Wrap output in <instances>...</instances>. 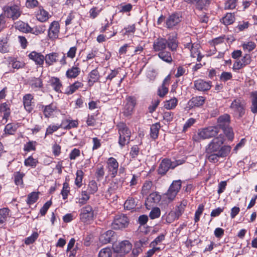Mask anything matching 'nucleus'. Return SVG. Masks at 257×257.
Listing matches in <instances>:
<instances>
[{"label": "nucleus", "mask_w": 257, "mask_h": 257, "mask_svg": "<svg viewBox=\"0 0 257 257\" xmlns=\"http://www.w3.org/2000/svg\"><path fill=\"white\" fill-rule=\"evenodd\" d=\"M219 130L217 126H210L198 130L196 134L193 135V141L199 142L205 140L215 137L219 133Z\"/></svg>", "instance_id": "nucleus-1"}, {"label": "nucleus", "mask_w": 257, "mask_h": 257, "mask_svg": "<svg viewBox=\"0 0 257 257\" xmlns=\"http://www.w3.org/2000/svg\"><path fill=\"white\" fill-rule=\"evenodd\" d=\"M185 160L183 159L172 161L169 159H164L159 164L157 172L159 175L164 176L170 169H174L177 166L183 164Z\"/></svg>", "instance_id": "nucleus-2"}, {"label": "nucleus", "mask_w": 257, "mask_h": 257, "mask_svg": "<svg viewBox=\"0 0 257 257\" xmlns=\"http://www.w3.org/2000/svg\"><path fill=\"white\" fill-rule=\"evenodd\" d=\"M182 186L180 180L173 181L170 186L167 192L163 195V198L168 202H171L176 197Z\"/></svg>", "instance_id": "nucleus-3"}, {"label": "nucleus", "mask_w": 257, "mask_h": 257, "mask_svg": "<svg viewBox=\"0 0 257 257\" xmlns=\"http://www.w3.org/2000/svg\"><path fill=\"white\" fill-rule=\"evenodd\" d=\"M231 149V147L229 146H223L218 153H209L208 151H205L206 158L210 162L215 163L218 161L219 158H224L228 156L230 152Z\"/></svg>", "instance_id": "nucleus-4"}, {"label": "nucleus", "mask_w": 257, "mask_h": 257, "mask_svg": "<svg viewBox=\"0 0 257 257\" xmlns=\"http://www.w3.org/2000/svg\"><path fill=\"white\" fill-rule=\"evenodd\" d=\"M117 126L119 135L118 143L122 147L130 142L131 133L126 124L124 123H120Z\"/></svg>", "instance_id": "nucleus-5"}, {"label": "nucleus", "mask_w": 257, "mask_h": 257, "mask_svg": "<svg viewBox=\"0 0 257 257\" xmlns=\"http://www.w3.org/2000/svg\"><path fill=\"white\" fill-rule=\"evenodd\" d=\"M230 108L233 111L234 114L238 117H242L245 112V102L240 98L233 100L230 105Z\"/></svg>", "instance_id": "nucleus-6"}, {"label": "nucleus", "mask_w": 257, "mask_h": 257, "mask_svg": "<svg viewBox=\"0 0 257 257\" xmlns=\"http://www.w3.org/2000/svg\"><path fill=\"white\" fill-rule=\"evenodd\" d=\"M224 141V136L221 134L219 135L218 137L212 139L208 144L206 147L205 151H208L209 153H218L221 150Z\"/></svg>", "instance_id": "nucleus-7"}, {"label": "nucleus", "mask_w": 257, "mask_h": 257, "mask_svg": "<svg viewBox=\"0 0 257 257\" xmlns=\"http://www.w3.org/2000/svg\"><path fill=\"white\" fill-rule=\"evenodd\" d=\"M3 10L5 16L14 21L17 20L22 13L20 7L16 5L5 6Z\"/></svg>", "instance_id": "nucleus-8"}, {"label": "nucleus", "mask_w": 257, "mask_h": 257, "mask_svg": "<svg viewBox=\"0 0 257 257\" xmlns=\"http://www.w3.org/2000/svg\"><path fill=\"white\" fill-rule=\"evenodd\" d=\"M136 104L137 99L135 97L128 96L126 97L122 111V113L125 117L130 116L133 114Z\"/></svg>", "instance_id": "nucleus-9"}, {"label": "nucleus", "mask_w": 257, "mask_h": 257, "mask_svg": "<svg viewBox=\"0 0 257 257\" xmlns=\"http://www.w3.org/2000/svg\"><path fill=\"white\" fill-rule=\"evenodd\" d=\"M129 220L124 214L115 215L111 223L112 228L115 230L122 229L128 226Z\"/></svg>", "instance_id": "nucleus-10"}, {"label": "nucleus", "mask_w": 257, "mask_h": 257, "mask_svg": "<svg viewBox=\"0 0 257 257\" xmlns=\"http://www.w3.org/2000/svg\"><path fill=\"white\" fill-rule=\"evenodd\" d=\"M80 217L81 221L85 223L92 220L94 217V211L92 207L89 205L82 207L81 209Z\"/></svg>", "instance_id": "nucleus-11"}, {"label": "nucleus", "mask_w": 257, "mask_h": 257, "mask_svg": "<svg viewBox=\"0 0 257 257\" xmlns=\"http://www.w3.org/2000/svg\"><path fill=\"white\" fill-rule=\"evenodd\" d=\"M106 168L111 177L114 178L118 170V163L115 158L110 157L106 161Z\"/></svg>", "instance_id": "nucleus-12"}, {"label": "nucleus", "mask_w": 257, "mask_h": 257, "mask_svg": "<svg viewBox=\"0 0 257 257\" xmlns=\"http://www.w3.org/2000/svg\"><path fill=\"white\" fill-rule=\"evenodd\" d=\"M132 248V245L128 240H123L118 244L113 245L114 251L121 253L129 252Z\"/></svg>", "instance_id": "nucleus-13"}, {"label": "nucleus", "mask_w": 257, "mask_h": 257, "mask_svg": "<svg viewBox=\"0 0 257 257\" xmlns=\"http://www.w3.org/2000/svg\"><path fill=\"white\" fill-rule=\"evenodd\" d=\"M60 33V25L57 21L52 22L48 29V35L51 40H55L59 37Z\"/></svg>", "instance_id": "nucleus-14"}, {"label": "nucleus", "mask_w": 257, "mask_h": 257, "mask_svg": "<svg viewBox=\"0 0 257 257\" xmlns=\"http://www.w3.org/2000/svg\"><path fill=\"white\" fill-rule=\"evenodd\" d=\"M251 62V57L248 54H246L240 60L236 61L233 65V69L239 70L249 65Z\"/></svg>", "instance_id": "nucleus-15"}, {"label": "nucleus", "mask_w": 257, "mask_h": 257, "mask_svg": "<svg viewBox=\"0 0 257 257\" xmlns=\"http://www.w3.org/2000/svg\"><path fill=\"white\" fill-rule=\"evenodd\" d=\"M182 20L181 16L177 14L174 13L169 16L166 21V26L168 29H172L177 25Z\"/></svg>", "instance_id": "nucleus-16"}, {"label": "nucleus", "mask_w": 257, "mask_h": 257, "mask_svg": "<svg viewBox=\"0 0 257 257\" xmlns=\"http://www.w3.org/2000/svg\"><path fill=\"white\" fill-rule=\"evenodd\" d=\"M167 39L159 37L154 40L153 45V49L154 52L159 53L165 50L167 47Z\"/></svg>", "instance_id": "nucleus-17"}, {"label": "nucleus", "mask_w": 257, "mask_h": 257, "mask_svg": "<svg viewBox=\"0 0 257 257\" xmlns=\"http://www.w3.org/2000/svg\"><path fill=\"white\" fill-rule=\"evenodd\" d=\"M195 89L200 91L209 90L211 87V81H205L202 79H198L194 81Z\"/></svg>", "instance_id": "nucleus-18"}, {"label": "nucleus", "mask_w": 257, "mask_h": 257, "mask_svg": "<svg viewBox=\"0 0 257 257\" xmlns=\"http://www.w3.org/2000/svg\"><path fill=\"white\" fill-rule=\"evenodd\" d=\"M161 196L157 192H152L151 193L146 201V206L147 209H150L151 207L154 204H157L160 202Z\"/></svg>", "instance_id": "nucleus-19"}, {"label": "nucleus", "mask_w": 257, "mask_h": 257, "mask_svg": "<svg viewBox=\"0 0 257 257\" xmlns=\"http://www.w3.org/2000/svg\"><path fill=\"white\" fill-rule=\"evenodd\" d=\"M171 76L168 75L163 80L162 86L158 89V95L161 97H164L168 92V87L170 84Z\"/></svg>", "instance_id": "nucleus-20"}, {"label": "nucleus", "mask_w": 257, "mask_h": 257, "mask_svg": "<svg viewBox=\"0 0 257 257\" xmlns=\"http://www.w3.org/2000/svg\"><path fill=\"white\" fill-rule=\"evenodd\" d=\"M31 88L34 91H38L43 87V81L40 77H31L28 81Z\"/></svg>", "instance_id": "nucleus-21"}, {"label": "nucleus", "mask_w": 257, "mask_h": 257, "mask_svg": "<svg viewBox=\"0 0 257 257\" xmlns=\"http://www.w3.org/2000/svg\"><path fill=\"white\" fill-rule=\"evenodd\" d=\"M205 101V98L203 96H199L192 97L187 103L189 108L195 107H199L204 104Z\"/></svg>", "instance_id": "nucleus-22"}, {"label": "nucleus", "mask_w": 257, "mask_h": 257, "mask_svg": "<svg viewBox=\"0 0 257 257\" xmlns=\"http://www.w3.org/2000/svg\"><path fill=\"white\" fill-rule=\"evenodd\" d=\"M28 57L34 61L37 65L42 66L44 64V56L40 53L33 51L29 54Z\"/></svg>", "instance_id": "nucleus-23"}, {"label": "nucleus", "mask_w": 257, "mask_h": 257, "mask_svg": "<svg viewBox=\"0 0 257 257\" xmlns=\"http://www.w3.org/2000/svg\"><path fill=\"white\" fill-rule=\"evenodd\" d=\"M184 45L185 49H188L190 51L192 57L196 58L197 55L199 54L200 52L199 49L200 46L198 44L188 42L185 44Z\"/></svg>", "instance_id": "nucleus-24"}, {"label": "nucleus", "mask_w": 257, "mask_h": 257, "mask_svg": "<svg viewBox=\"0 0 257 257\" xmlns=\"http://www.w3.org/2000/svg\"><path fill=\"white\" fill-rule=\"evenodd\" d=\"M230 117L228 114H224L220 116L217 119L218 128H223L229 125Z\"/></svg>", "instance_id": "nucleus-25"}, {"label": "nucleus", "mask_w": 257, "mask_h": 257, "mask_svg": "<svg viewBox=\"0 0 257 257\" xmlns=\"http://www.w3.org/2000/svg\"><path fill=\"white\" fill-rule=\"evenodd\" d=\"M80 72L81 69L78 63L66 71V76L68 78H75L80 74Z\"/></svg>", "instance_id": "nucleus-26"}, {"label": "nucleus", "mask_w": 257, "mask_h": 257, "mask_svg": "<svg viewBox=\"0 0 257 257\" xmlns=\"http://www.w3.org/2000/svg\"><path fill=\"white\" fill-rule=\"evenodd\" d=\"M50 15L48 12L45 11L43 7H39L36 14L37 19L41 22H45L48 20Z\"/></svg>", "instance_id": "nucleus-27"}, {"label": "nucleus", "mask_w": 257, "mask_h": 257, "mask_svg": "<svg viewBox=\"0 0 257 257\" xmlns=\"http://www.w3.org/2000/svg\"><path fill=\"white\" fill-rule=\"evenodd\" d=\"M114 234V232L110 230L102 233L99 238V241L102 244H107L110 242Z\"/></svg>", "instance_id": "nucleus-28"}, {"label": "nucleus", "mask_w": 257, "mask_h": 257, "mask_svg": "<svg viewBox=\"0 0 257 257\" xmlns=\"http://www.w3.org/2000/svg\"><path fill=\"white\" fill-rule=\"evenodd\" d=\"M33 96L31 94H27L23 97V104L25 109L29 112H31L33 109L32 105V100Z\"/></svg>", "instance_id": "nucleus-29"}, {"label": "nucleus", "mask_w": 257, "mask_h": 257, "mask_svg": "<svg viewBox=\"0 0 257 257\" xmlns=\"http://www.w3.org/2000/svg\"><path fill=\"white\" fill-rule=\"evenodd\" d=\"M167 47L172 52L176 51L178 42L175 36H170L167 39Z\"/></svg>", "instance_id": "nucleus-30"}, {"label": "nucleus", "mask_w": 257, "mask_h": 257, "mask_svg": "<svg viewBox=\"0 0 257 257\" xmlns=\"http://www.w3.org/2000/svg\"><path fill=\"white\" fill-rule=\"evenodd\" d=\"M100 75L97 68L92 70L88 74V83L90 86L98 81L99 79Z\"/></svg>", "instance_id": "nucleus-31"}, {"label": "nucleus", "mask_w": 257, "mask_h": 257, "mask_svg": "<svg viewBox=\"0 0 257 257\" xmlns=\"http://www.w3.org/2000/svg\"><path fill=\"white\" fill-rule=\"evenodd\" d=\"M10 210L8 208L0 209V227L6 222L7 219L10 217Z\"/></svg>", "instance_id": "nucleus-32"}, {"label": "nucleus", "mask_w": 257, "mask_h": 257, "mask_svg": "<svg viewBox=\"0 0 257 257\" xmlns=\"http://www.w3.org/2000/svg\"><path fill=\"white\" fill-rule=\"evenodd\" d=\"M59 56V54L57 53H49L44 57V60L47 64L50 66L58 61Z\"/></svg>", "instance_id": "nucleus-33"}, {"label": "nucleus", "mask_w": 257, "mask_h": 257, "mask_svg": "<svg viewBox=\"0 0 257 257\" xmlns=\"http://www.w3.org/2000/svg\"><path fill=\"white\" fill-rule=\"evenodd\" d=\"M158 56L162 61L167 63H171L173 61L171 52L167 51L166 49L158 53Z\"/></svg>", "instance_id": "nucleus-34"}, {"label": "nucleus", "mask_w": 257, "mask_h": 257, "mask_svg": "<svg viewBox=\"0 0 257 257\" xmlns=\"http://www.w3.org/2000/svg\"><path fill=\"white\" fill-rule=\"evenodd\" d=\"M43 111L46 117H49L56 110L57 107L54 103H51L46 106H42Z\"/></svg>", "instance_id": "nucleus-35"}, {"label": "nucleus", "mask_w": 257, "mask_h": 257, "mask_svg": "<svg viewBox=\"0 0 257 257\" xmlns=\"http://www.w3.org/2000/svg\"><path fill=\"white\" fill-rule=\"evenodd\" d=\"M251 105V111L253 113H257V91H253L250 93Z\"/></svg>", "instance_id": "nucleus-36"}, {"label": "nucleus", "mask_w": 257, "mask_h": 257, "mask_svg": "<svg viewBox=\"0 0 257 257\" xmlns=\"http://www.w3.org/2000/svg\"><path fill=\"white\" fill-rule=\"evenodd\" d=\"M50 83L55 91L57 92L61 91V88L62 86V85L58 78L55 77H51L50 80Z\"/></svg>", "instance_id": "nucleus-37"}, {"label": "nucleus", "mask_w": 257, "mask_h": 257, "mask_svg": "<svg viewBox=\"0 0 257 257\" xmlns=\"http://www.w3.org/2000/svg\"><path fill=\"white\" fill-rule=\"evenodd\" d=\"M18 127L17 123H10L5 126L4 132L7 135H13L15 134Z\"/></svg>", "instance_id": "nucleus-38"}, {"label": "nucleus", "mask_w": 257, "mask_h": 257, "mask_svg": "<svg viewBox=\"0 0 257 257\" xmlns=\"http://www.w3.org/2000/svg\"><path fill=\"white\" fill-rule=\"evenodd\" d=\"M161 125L159 122L153 124L150 128V136L153 140H156L158 137L159 132Z\"/></svg>", "instance_id": "nucleus-39"}, {"label": "nucleus", "mask_w": 257, "mask_h": 257, "mask_svg": "<svg viewBox=\"0 0 257 257\" xmlns=\"http://www.w3.org/2000/svg\"><path fill=\"white\" fill-rule=\"evenodd\" d=\"M184 1L190 4H195L197 6V8L202 10L204 7L208 5L210 3L209 0H205V3H204L203 0H184Z\"/></svg>", "instance_id": "nucleus-40"}, {"label": "nucleus", "mask_w": 257, "mask_h": 257, "mask_svg": "<svg viewBox=\"0 0 257 257\" xmlns=\"http://www.w3.org/2000/svg\"><path fill=\"white\" fill-rule=\"evenodd\" d=\"M83 86V84L79 81H76L70 85L66 89V93L67 94H72L75 92L78 88Z\"/></svg>", "instance_id": "nucleus-41"}, {"label": "nucleus", "mask_w": 257, "mask_h": 257, "mask_svg": "<svg viewBox=\"0 0 257 257\" xmlns=\"http://www.w3.org/2000/svg\"><path fill=\"white\" fill-rule=\"evenodd\" d=\"M234 21V15L232 13H227L221 20V22L226 26L232 24Z\"/></svg>", "instance_id": "nucleus-42"}, {"label": "nucleus", "mask_w": 257, "mask_h": 257, "mask_svg": "<svg viewBox=\"0 0 257 257\" xmlns=\"http://www.w3.org/2000/svg\"><path fill=\"white\" fill-rule=\"evenodd\" d=\"M46 30V27L44 25L36 26L34 28L30 27V30L29 33L38 35L39 34L44 33Z\"/></svg>", "instance_id": "nucleus-43"}, {"label": "nucleus", "mask_w": 257, "mask_h": 257, "mask_svg": "<svg viewBox=\"0 0 257 257\" xmlns=\"http://www.w3.org/2000/svg\"><path fill=\"white\" fill-rule=\"evenodd\" d=\"M15 27L21 31L29 33L30 30V26L27 24L22 21L18 22L15 23Z\"/></svg>", "instance_id": "nucleus-44"}, {"label": "nucleus", "mask_w": 257, "mask_h": 257, "mask_svg": "<svg viewBox=\"0 0 257 257\" xmlns=\"http://www.w3.org/2000/svg\"><path fill=\"white\" fill-rule=\"evenodd\" d=\"M38 198V193L33 192L28 195L27 203L29 205L33 204L37 201Z\"/></svg>", "instance_id": "nucleus-45"}, {"label": "nucleus", "mask_w": 257, "mask_h": 257, "mask_svg": "<svg viewBox=\"0 0 257 257\" xmlns=\"http://www.w3.org/2000/svg\"><path fill=\"white\" fill-rule=\"evenodd\" d=\"M84 173L81 170H77L76 173V177L75 180V184L79 188H80L82 185V179L83 177Z\"/></svg>", "instance_id": "nucleus-46"}, {"label": "nucleus", "mask_w": 257, "mask_h": 257, "mask_svg": "<svg viewBox=\"0 0 257 257\" xmlns=\"http://www.w3.org/2000/svg\"><path fill=\"white\" fill-rule=\"evenodd\" d=\"M178 100L176 98L174 97L169 100L166 101L164 106L167 109H172L176 106Z\"/></svg>", "instance_id": "nucleus-47"}, {"label": "nucleus", "mask_w": 257, "mask_h": 257, "mask_svg": "<svg viewBox=\"0 0 257 257\" xmlns=\"http://www.w3.org/2000/svg\"><path fill=\"white\" fill-rule=\"evenodd\" d=\"M87 190H88L89 193L91 194H94L97 191L98 186L95 181L91 180L89 182Z\"/></svg>", "instance_id": "nucleus-48"}, {"label": "nucleus", "mask_w": 257, "mask_h": 257, "mask_svg": "<svg viewBox=\"0 0 257 257\" xmlns=\"http://www.w3.org/2000/svg\"><path fill=\"white\" fill-rule=\"evenodd\" d=\"M102 9L101 8H99L96 7H93L89 10V17L91 19H94L96 18L100 13Z\"/></svg>", "instance_id": "nucleus-49"}, {"label": "nucleus", "mask_w": 257, "mask_h": 257, "mask_svg": "<svg viewBox=\"0 0 257 257\" xmlns=\"http://www.w3.org/2000/svg\"><path fill=\"white\" fill-rule=\"evenodd\" d=\"M136 204L135 199L132 197H128L124 204V207L127 210H131L135 208Z\"/></svg>", "instance_id": "nucleus-50"}, {"label": "nucleus", "mask_w": 257, "mask_h": 257, "mask_svg": "<svg viewBox=\"0 0 257 257\" xmlns=\"http://www.w3.org/2000/svg\"><path fill=\"white\" fill-rule=\"evenodd\" d=\"M98 257H112V251L109 247L101 249L98 253Z\"/></svg>", "instance_id": "nucleus-51"}, {"label": "nucleus", "mask_w": 257, "mask_h": 257, "mask_svg": "<svg viewBox=\"0 0 257 257\" xmlns=\"http://www.w3.org/2000/svg\"><path fill=\"white\" fill-rule=\"evenodd\" d=\"M38 163V161L34 159L32 156L29 157L25 159L24 164L27 167L35 168Z\"/></svg>", "instance_id": "nucleus-52"}, {"label": "nucleus", "mask_w": 257, "mask_h": 257, "mask_svg": "<svg viewBox=\"0 0 257 257\" xmlns=\"http://www.w3.org/2000/svg\"><path fill=\"white\" fill-rule=\"evenodd\" d=\"M152 186V182L151 181H146L142 187V194L143 195H147L148 194Z\"/></svg>", "instance_id": "nucleus-53"}, {"label": "nucleus", "mask_w": 257, "mask_h": 257, "mask_svg": "<svg viewBox=\"0 0 257 257\" xmlns=\"http://www.w3.org/2000/svg\"><path fill=\"white\" fill-rule=\"evenodd\" d=\"M161 215L160 209L158 207H154L149 214V217L152 219L159 218Z\"/></svg>", "instance_id": "nucleus-54"}, {"label": "nucleus", "mask_w": 257, "mask_h": 257, "mask_svg": "<svg viewBox=\"0 0 257 257\" xmlns=\"http://www.w3.org/2000/svg\"><path fill=\"white\" fill-rule=\"evenodd\" d=\"M38 236L39 234L37 232H33L31 236L26 238L25 240V244L29 245L33 243L37 239Z\"/></svg>", "instance_id": "nucleus-55"}, {"label": "nucleus", "mask_w": 257, "mask_h": 257, "mask_svg": "<svg viewBox=\"0 0 257 257\" xmlns=\"http://www.w3.org/2000/svg\"><path fill=\"white\" fill-rule=\"evenodd\" d=\"M24 176V174L20 172H17L14 174L15 183L17 185L23 184V178Z\"/></svg>", "instance_id": "nucleus-56"}, {"label": "nucleus", "mask_w": 257, "mask_h": 257, "mask_svg": "<svg viewBox=\"0 0 257 257\" xmlns=\"http://www.w3.org/2000/svg\"><path fill=\"white\" fill-rule=\"evenodd\" d=\"M8 40L4 38L0 40V52L6 53L8 52Z\"/></svg>", "instance_id": "nucleus-57"}, {"label": "nucleus", "mask_w": 257, "mask_h": 257, "mask_svg": "<svg viewBox=\"0 0 257 257\" xmlns=\"http://www.w3.org/2000/svg\"><path fill=\"white\" fill-rule=\"evenodd\" d=\"M178 218L179 217L174 212V211H171L166 216V221L168 223H171Z\"/></svg>", "instance_id": "nucleus-58"}, {"label": "nucleus", "mask_w": 257, "mask_h": 257, "mask_svg": "<svg viewBox=\"0 0 257 257\" xmlns=\"http://www.w3.org/2000/svg\"><path fill=\"white\" fill-rule=\"evenodd\" d=\"M90 198L89 193L87 191H82L81 193V198L79 199V202L80 204H84Z\"/></svg>", "instance_id": "nucleus-59"}, {"label": "nucleus", "mask_w": 257, "mask_h": 257, "mask_svg": "<svg viewBox=\"0 0 257 257\" xmlns=\"http://www.w3.org/2000/svg\"><path fill=\"white\" fill-rule=\"evenodd\" d=\"M69 192V184L65 182L63 184V189L61 191V194L63 196V199H66L67 198L68 194Z\"/></svg>", "instance_id": "nucleus-60"}, {"label": "nucleus", "mask_w": 257, "mask_h": 257, "mask_svg": "<svg viewBox=\"0 0 257 257\" xmlns=\"http://www.w3.org/2000/svg\"><path fill=\"white\" fill-rule=\"evenodd\" d=\"M204 210V205L200 204L195 213L194 221L195 222H197L200 219V216L202 214Z\"/></svg>", "instance_id": "nucleus-61"}, {"label": "nucleus", "mask_w": 257, "mask_h": 257, "mask_svg": "<svg viewBox=\"0 0 257 257\" xmlns=\"http://www.w3.org/2000/svg\"><path fill=\"white\" fill-rule=\"evenodd\" d=\"M222 130L229 140H232L233 139L234 134L232 129L229 126L223 128Z\"/></svg>", "instance_id": "nucleus-62"}, {"label": "nucleus", "mask_w": 257, "mask_h": 257, "mask_svg": "<svg viewBox=\"0 0 257 257\" xmlns=\"http://www.w3.org/2000/svg\"><path fill=\"white\" fill-rule=\"evenodd\" d=\"M237 0H228L224 6L225 9L232 10L235 8L236 6Z\"/></svg>", "instance_id": "nucleus-63"}, {"label": "nucleus", "mask_w": 257, "mask_h": 257, "mask_svg": "<svg viewBox=\"0 0 257 257\" xmlns=\"http://www.w3.org/2000/svg\"><path fill=\"white\" fill-rule=\"evenodd\" d=\"M140 153V149L137 145H135L131 148L130 155L133 159H136Z\"/></svg>", "instance_id": "nucleus-64"}]
</instances>
